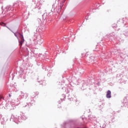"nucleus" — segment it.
<instances>
[{
    "instance_id": "obj_1",
    "label": "nucleus",
    "mask_w": 128,
    "mask_h": 128,
    "mask_svg": "<svg viewBox=\"0 0 128 128\" xmlns=\"http://www.w3.org/2000/svg\"><path fill=\"white\" fill-rule=\"evenodd\" d=\"M20 38H21V40L19 41V44H20V46H22L24 42V36L22 34H20Z\"/></svg>"
},
{
    "instance_id": "obj_2",
    "label": "nucleus",
    "mask_w": 128,
    "mask_h": 128,
    "mask_svg": "<svg viewBox=\"0 0 128 128\" xmlns=\"http://www.w3.org/2000/svg\"><path fill=\"white\" fill-rule=\"evenodd\" d=\"M106 96L108 98H112V92H110V90H109L107 92Z\"/></svg>"
},
{
    "instance_id": "obj_3",
    "label": "nucleus",
    "mask_w": 128,
    "mask_h": 128,
    "mask_svg": "<svg viewBox=\"0 0 128 128\" xmlns=\"http://www.w3.org/2000/svg\"><path fill=\"white\" fill-rule=\"evenodd\" d=\"M0 26H6V24L4 22H0Z\"/></svg>"
},
{
    "instance_id": "obj_4",
    "label": "nucleus",
    "mask_w": 128,
    "mask_h": 128,
    "mask_svg": "<svg viewBox=\"0 0 128 128\" xmlns=\"http://www.w3.org/2000/svg\"><path fill=\"white\" fill-rule=\"evenodd\" d=\"M9 96H10H10H10V94H9Z\"/></svg>"
},
{
    "instance_id": "obj_5",
    "label": "nucleus",
    "mask_w": 128,
    "mask_h": 128,
    "mask_svg": "<svg viewBox=\"0 0 128 128\" xmlns=\"http://www.w3.org/2000/svg\"><path fill=\"white\" fill-rule=\"evenodd\" d=\"M117 26L116 25V28Z\"/></svg>"
}]
</instances>
